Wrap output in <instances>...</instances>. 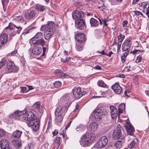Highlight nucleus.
I'll list each match as a JSON object with an SVG mask.
<instances>
[{
	"label": "nucleus",
	"mask_w": 149,
	"mask_h": 149,
	"mask_svg": "<svg viewBox=\"0 0 149 149\" xmlns=\"http://www.w3.org/2000/svg\"><path fill=\"white\" fill-rule=\"evenodd\" d=\"M146 15L148 17H149V8H147L146 9Z\"/></svg>",
	"instance_id": "63"
},
{
	"label": "nucleus",
	"mask_w": 149,
	"mask_h": 149,
	"mask_svg": "<svg viewBox=\"0 0 149 149\" xmlns=\"http://www.w3.org/2000/svg\"><path fill=\"white\" fill-rule=\"evenodd\" d=\"M46 8L45 6H44L41 4H37L35 7V9L37 11L43 12L45 11Z\"/></svg>",
	"instance_id": "27"
},
{
	"label": "nucleus",
	"mask_w": 149,
	"mask_h": 149,
	"mask_svg": "<svg viewBox=\"0 0 149 149\" xmlns=\"http://www.w3.org/2000/svg\"><path fill=\"white\" fill-rule=\"evenodd\" d=\"M71 96V95L70 94H66L64 95L61 99V101L65 104V106L62 107V108H67V110L71 103L70 98Z\"/></svg>",
	"instance_id": "5"
},
{
	"label": "nucleus",
	"mask_w": 149,
	"mask_h": 149,
	"mask_svg": "<svg viewBox=\"0 0 149 149\" xmlns=\"http://www.w3.org/2000/svg\"><path fill=\"white\" fill-rule=\"evenodd\" d=\"M75 26L80 30L84 28L85 24L84 21L82 19H77L75 21Z\"/></svg>",
	"instance_id": "17"
},
{
	"label": "nucleus",
	"mask_w": 149,
	"mask_h": 149,
	"mask_svg": "<svg viewBox=\"0 0 149 149\" xmlns=\"http://www.w3.org/2000/svg\"><path fill=\"white\" fill-rule=\"evenodd\" d=\"M14 19L16 21H17L18 22H22L24 21V20L23 19V17L22 16H17Z\"/></svg>",
	"instance_id": "39"
},
{
	"label": "nucleus",
	"mask_w": 149,
	"mask_h": 149,
	"mask_svg": "<svg viewBox=\"0 0 149 149\" xmlns=\"http://www.w3.org/2000/svg\"><path fill=\"white\" fill-rule=\"evenodd\" d=\"M132 45V43L130 40L129 39L125 40L122 45V50L123 51L130 52L129 49Z\"/></svg>",
	"instance_id": "13"
},
{
	"label": "nucleus",
	"mask_w": 149,
	"mask_h": 149,
	"mask_svg": "<svg viewBox=\"0 0 149 149\" xmlns=\"http://www.w3.org/2000/svg\"><path fill=\"white\" fill-rule=\"evenodd\" d=\"M21 134V131L18 130H17L13 132V135L15 137L18 138L20 136Z\"/></svg>",
	"instance_id": "34"
},
{
	"label": "nucleus",
	"mask_w": 149,
	"mask_h": 149,
	"mask_svg": "<svg viewBox=\"0 0 149 149\" xmlns=\"http://www.w3.org/2000/svg\"><path fill=\"white\" fill-rule=\"evenodd\" d=\"M34 147V145L33 143H29L28 144V149H33Z\"/></svg>",
	"instance_id": "51"
},
{
	"label": "nucleus",
	"mask_w": 149,
	"mask_h": 149,
	"mask_svg": "<svg viewBox=\"0 0 149 149\" xmlns=\"http://www.w3.org/2000/svg\"><path fill=\"white\" fill-rule=\"evenodd\" d=\"M22 29V28L21 26H17L15 25H14V30L15 31H16L17 33L19 34L21 31Z\"/></svg>",
	"instance_id": "37"
},
{
	"label": "nucleus",
	"mask_w": 149,
	"mask_h": 149,
	"mask_svg": "<svg viewBox=\"0 0 149 149\" xmlns=\"http://www.w3.org/2000/svg\"><path fill=\"white\" fill-rule=\"evenodd\" d=\"M79 105L78 104H77L76 105L75 108V109L74 110V112L76 111L79 108Z\"/></svg>",
	"instance_id": "62"
},
{
	"label": "nucleus",
	"mask_w": 149,
	"mask_h": 149,
	"mask_svg": "<svg viewBox=\"0 0 149 149\" xmlns=\"http://www.w3.org/2000/svg\"><path fill=\"white\" fill-rule=\"evenodd\" d=\"M34 37L36 38H41L43 37V34L42 33L38 32Z\"/></svg>",
	"instance_id": "40"
},
{
	"label": "nucleus",
	"mask_w": 149,
	"mask_h": 149,
	"mask_svg": "<svg viewBox=\"0 0 149 149\" xmlns=\"http://www.w3.org/2000/svg\"><path fill=\"white\" fill-rule=\"evenodd\" d=\"M95 135L92 133H86L83 134L81 137V141H80L81 144L87 146L91 143L95 139Z\"/></svg>",
	"instance_id": "2"
},
{
	"label": "nucleus",
	"mask_w": 149,
	"mask_h": 149,
	"mask_svg": "<svg viewBox=\"0 0 149 149\" xmlns=\"http://www.w3.org/2000/svg\"><path fill=\"white\" fill-rule=\"evenodd\" d=\"M125 126L127 133L130 135H134V127L130 122H127Z\"/></svg>",
	"instance_id": "15"
},
{
	"label": "nucleus",
	"mask_w": 149,
	"mask_h": 149,
	"mask_svg": "<svg viewBox=\"0 0 149 149\" xmlns=\"http://www.w3.org/2000/svg\"><path fill=\"white\" fill-rule=\"evenodd\" d=\"M42 50L40 47L35 46L32 49V53L34 55H38L41 53Z\"/></svg>",
	"instance_id": "22"
},
{
	"label": "nucleus",
	"mask_w": 149,
	"mask_h": 149,
	"mask_svg": "<svg viewBox=\"0 0 149 149\" xmlns=\"http://www.w3.org/2000/svg\"><path fill=\"white\" fill-rule=\"evenodd\" d=\"M36 46L38 45H41L42 46L45 45V42L44 40L42 39H40L36 40Z\"/></svg>",
	"instance_id": "29"
},
{
	"label": "nucleus",
	"mask_w": 149,
	"mask_h": 149,
	"mask_svg": "<svg viewBox=\"0 0 149 149\" xmlns=\"http://www.w3.org/2000/svg\"><path fill=\"white\" fill-rule=\"evenodd\" d=\"M97 84L98 86L101 87L107 88H108L107 85L102 80H99L97 83Z\"/></svg>",
	"instance_id": "31"
},
{
	"label": "nucleus",
	"mask_w": 149,
	"mask_h": 149,
	"mask_svg": "<svg viewBox=\"0 0 149 149\" xmlns=\"http://www.w3.org/2000/svg\"><path fill=\"white\" fill-rule=\"evenodd\" d=\"M144 52V50H136L135 49L132 52H131L130 53L131 54H133L134 55L137 52Z\"/></svg>",
	"instance_id": "50"
},
{
	"label": "nucleus",
	"mask_w": 149,
	"mask_h": 149,
	"mask_svg": "<svg viewBox=\"0 0 149 149\" xmlns=\"http://www.w3.org/2000/svg\"><path fill=\"white\" fill-rule=\"evenodd\" d=\"M18 69V67L15 65L13 62L10 60L8 62L6 69L8 72H17Z\"/></svg>",
	"instance_id": "7"
},
{
	"label": "nucleus",
	"mask_w": 149,
	"mask_h": 149,
	"mask_svg": "<svg viewBox=\"0 0 149 149\" xmlns=\"http://www.w3.org/2000/svg\"><path fill=\"white\" fill-rule=\"evenodd\" d=\"M17 33L16 31H14L13 32H12L10 34V36L11 37H13L15 36L17 34Z\"/></svg>",
	"instance_id": "56"
},
{
	"label": "nucleus",
	"mask_w": 149,
	"mask_h": 149,
	"mask_svg": "<svg viewBox=\"0 0 149 149\" xmlns=\"http://www.w3.org/2000/svg\"><path fill=\"white\" fill-rule=\"evenodd\" d=\"M122 43L118 42L117 45V48L118 49H120V48Z\"/></svg>",
	"instance_id": "64"
},
{
	"label": "nucleus",
	"mask_w": 149,
	"mask_h": 149,
	"mask_svg": "<svg viewBox=\"0 0 149 149\" xmlns=\"http://www.w3.org/2000/svg\"><path fill=\"white\" fill-rule=\"evenodd\" d=\"M21 117L22 118V121H31L37 118L33 112L31 111H27V109L23 111V114Z\"/></svg>",
	"instance_id": "4"
},
{
	"label": "nucleus",
	"mask_w": 149,
	"mask_h": 149,
	"mask_svg": "<svg viewBox=\"0 0 149 149\" xmlns=\"http://www.w3.org/2000/svg\"><path fill=\"white\" fill-rule=\"evenodd\" d=\"M108 143L107 138L105 136H103L99 140L97 146L99 148H102L106 146Z\"/></svg>",
	"instance_id": "11"
},
{
	"label": "nucleus",
	"mask_w": 149,
	"mask_h": 149,
	"mask_svg": "<svg viewBox=\"0 0 149 149\" xmlns=\"http://www.w3.org/2000/svg\"><path fill=\"white\" fill-rule=\"evenodd\" d=\"M56 74L57 75H59L60 76L65 77L66 74L65 73H63L61 70H58L56 71Z\"/></svg>",
	"instance_id": "38"
},
{
	"label": "nucleus",
	"mask_w": 149,
	"mask_h": 149,
	"mask_svg": "<svg viewBox=\"0 0 149 149\" xmlns=\"http://www.w3.org/2000/svg\"><path fill=\"white\" fill-rule=\"evenodd\" d=\"M14 24L12 23H10L9 24L8 26L7 27H6L5 29H9L10 30H12L13 29H14Z\"/></svg>",
	"instance_id": "44"
},
{
	"label": "nucleus",
	"mask_w": 149,
	"mask_h": 149,
	"mask_svg": "<svg viewBox=\"0 0 149 149\" xmlns=\"http://www.w3.org/2000/svg\"><path fill=\"white\" fill-rule=\"evenodd\" d=\"M128 54V51L124 53L123 55L121 56V59L123 63H124L125 62L126 57Z\"/></svg>",
	"instance_id": "36"
},
{
	"label": "nucleus",
	"mask_w": 149,
	"mask_h": 149,
	"mask_svg": "<svg viewBox=\"0 0 149 149\" xmlns=\"http://www.w3.org/2000/svg\"><path fill=\"white\" fill-rule=\"evenodd\" d=\"M84 16V13L81 11L76 10L73 11L72 14V16L74 19H80Z\"/></svg>",
	"instance_id": "20"
},
{
	"label": "nucleus",
	"mask_w": 149,
	"mask_h": 149,
	"mask_svg": "<svg viewBox=\"0 0 149 149\" xmlns=\"http://www.w3.org/2000/svg\"><path fill=\"white\" fill-rule=\"evenodd\" d=\"M142 59V57L141 56L139 55L137 57L136 60V63H139L141 61Z\"/></svg>",
	"instance_id": "49"
},
{
	"label": "nucleus",
	"mask_w": 149,
	"mask_h": 149,
	"mask_svg": "<svg viewBox=\"0 0 149 149\" xmlns=\"http://www.w3.org/2000/svg\"><path fill=\"white\" fill-rule=\"evenodd\" d=\"M6 61L5 58L3 59L0 62V69H1L5 64Z\"/></svg>",
	"instance_id": "48"
},
{
	"label": "nucleus",
	"mask_w": 149,
	"mask_h": 149,
	"mask_svg": "<svg viewBox=\"0 0 149 149\" xmlns=\"http://www.w3.org/2000/svg\"><path fill=\"white\" fill-rule=\"evenodd\" d=\"M40 121L38 119L31 121H28L27 123L28 126L31 127L32 130L34 131H37L40 126Z\"/></svg>",
	"instance_id": "9"
},
{
	"label": "nucleus",
	"mask_w": 149,
	"mask_h": 149,
	"mask_svg": "<svg viewBox=\"0 0 149 149\" xmlns=\"http://www.w3.org/2000/svg\"><path fill=\"white\" fill-rule=\"evenodd\" d=\"M12 143L16 148H19L21 146V142L19 140H13L12 141Z\"/></svg>",
	"instance_id": "28"
},
{
	"label": "nucleus",
	"mask_w": 149,
	"mask_h": 149,
	"mask_svg": "<svg viewBox=\"0 0 149 149\" xmlns=\"http://www.w3.org/2000/svg\"><path fill=\"white\" fill-rule=\"evenodd\" d=\"M124 142L123 139H120L116 141L115 143V146L117 148H120L122 147Z\"/></svg>",
	"instance_id": "25"
},
{
	"label": "nucleus",
	"mask_w": 149,
	"mask_h": 149,
	"mask_svg": "<svg viewBox=\"0 0 149 149\" xmlns=\"http://www.w3.org/2000/svg\"><path fill=\"white\" fill-rule=\"evenodd\" d=\"M134 12L135 14L136 15L138 16L140 15H143L142 13L140 11H134Z\"/></svg>",
	"instance_id": "55"
},
{
	"label": "nucleus",
	"mask_w": 149,
	"mask_h": 149,
	"mask_svg": "<svg viewBox=\"0 0 149 149\" xmlns=\"http://www.w3.org/2000/svg\"><path fill=\"white\" fill-rule=\"evenodd\" d=\"M61 85V83L59 81H56L55 82L54 84V86L56 88H58L60 87Z\"/></svg>",
	"instance_id": "45"
},
{
	"label": "nucleus",
	"mask_w": 149,
	"mask_h": 149,
	"mask_svg": "<svg viewBox=\"0 0 149 149\" xmlns=\"http://www.w3.org/2000/svg\"><path fill=\"white\" fill-rule=\"evenodd\" d=\"M60 140V138L59 137H57L56 139L55 143H57V145H58V147L59 146V145L60 144L59 143Z\"/></svg>",
	"instance_id": "54"
},
{
	"label": "nucleus",
	"mask_w": 149,
	"mask_h": 149,
	"mask_svg": "<svg viewBox=\"0 0 149 149\" xmlns=\"http://www.w3.org/2000/svg\"><path fill=\"white\" fill-rule=\"evenodd\" d=\"M55 24L53 22L49 21L47 24L41 26L40 30L44 31L45 38L46 40L49 39L54 35L55 32L54 26Z\"/></svg>",
	"instance_id": "1"
},
{
	"label": "nucleus",
	"mask_w": 149,
	"mask_h": 149,
	"mask_svg": "<svg viewBox=\"0 0 149 149\" xmlns=\"http://www.w3.org/2000/svg\"><path fill=\"white\" fill-rule=\"evenodd\" d=\"M9 0H2V3L3 6V8H4L8 4Z\"/></svg>",
	"instance_id": "42"
},
{
	"label": "nucleus",
	"mask_w": 149,
	"mask_h": 149,
	"mask_svg": "<svg viewBox=\"0 0 149 149\" xmlns=\"http://www.w3.org/2000/svg\"><path fill=\"white\" fill-rule=\"evenodd\" d=\"M67 111V108H62V106H60L57 108L55 112V120L56 122H62L63 116Z\"/></svg>",
	"instance_id": "3"
},
{
	"label": "nucleus",
	"mask_w": 149,
	"mask_h": 149,
	"mask_svg": "<svg viewBox=\"0 0 149 149\" xmlns=\"http://www.w3.org/2000/svg\"><path fill=\"white\" fill-rule=\"evenodd\" d=\"M76 38L78 42L81 43L84 41V35L83 33H77Z\"/></svg>",
	"instance_id": "23"
},
{
	"label": "nucleus",
	"mask_w": 149,
	"mask_h": 149,
	"mask_svg": "<svg viewBox=\"0 0 149 149\" xmlns=\"http://www.w3.org/2000/svg\"><path fill=\"white\" fill-rule=\"evenodd\" d=\"M72 122V121H70V122L68 123L67 125L66 126L65 128L66 130H67V129L70 126Z\"/></svg>",
	"instance_id": "61"
},
{
	"label": "nucleus",
	"mask_w": 149,
	"mask_h": 149,
	"mask_svg": "<svg viewBox=\"0 0 149 149\" xmlns=\"http://www.w3.org/2000/svg\"><path fill=\"white\" fill-rule=\"evenodd\" d=\"M86 128V127H84L82 125H80L78 126L76 129L77 130V131H79V132H82Z\"/></svg>",
	"instance_id": "35"
},
{
	"label": "nucleus",
	"mask_w": 149,
	"mask_h": 149,
	"mask_svg": "<svg viewBox=\"0 0 149 149\" xmlns=\"http://www.w3.org/2000/svg\"><path fill=\"white\" fill-rule=\"evenodd\" d=\"M74 97L76 99H79L86 94L85 91H82L79 87H74L72 90Z\"/></svg>",
	"instance_id": "10"
},
{
	"label": "nucleus",
	"mask_w": 149,
	"mask_h": 149,
	"mask_svg": "<svg viewBox=\"0 0 149 149\" xmlns=\"http://www.w3.org/2000/svg\"><path fill=\"white\" fill-rule=\"evenodd\" d=\"M90 22L91 26L94 27H97L99 24L98 21L93 18H92L90 19Z\"/></svg>",
	"instance_id": "24"
},
{
	"label": "nucleus",
	"mask_w": 149,
	"mask_h": 149,
	"mask_svg": "<svg viewBox=\"0 0 149 149\" xmlns=\"http://www.w3.org/2000/svg\"><path fill=\"white\" fill-rule=\"evenodd\" d=\"M83 47L81 45H78L77 46V49L79 51L82 50Z\"/></svg>",
	"instance_id": "52"
},
{
	"label": "nucleus",
	"mask_w": 149,
	"mask_h": 149,
	"mask_svg": "<svg viewBox=\"0 0 149 149\" xmlns=\"http://www.w3.org/2000/svg\"><path fill=\"white\" fill-rule=\"evenodd\" d=\"M128 22L126 20L124 21L122 23L123 26V27H126L127 26Z\"/></svg>",
	"instance_id": "53"
},
{
	"label": "nucleus",
	"mask_w": 149,
	"mask_h": 149,
	"mask_svg": "<svg viewBox=\"0 0 149 149\" xmlns=\"http://www.w3.org/2000/svg\"><path fill=\"white\" fill-rule=\"evenodd\" d=\"M45 47H44V46H42V49H43V53L42 55V56L45 55V52H46V50L47 49H48V44L47 43V44L45 45Z\"/></svg>",
	"instance_id": "41"
},
{
	"label": "nucleus",
	"mask_w": 149,
	"mask_h": 149,
	"mask_svg": "<svg viewBox=\"0 0 149 149\" xmlns=\"http://www.w3.org/2000/svg\"><path fill=\"white\" fill-rule=\"evenodd\" d=\"M0 144L1 146V148L2 147H6L7 146H9V143L7 140L4 139H2L1 140Z\"/></svg>",
	"instance_id": "30"
},
{
	"label": "nucleus",
	"mask_w": 149,
	"mask_h": 149,
	"mask_svg": "<svg viewBox=\"0 0 149 149\" xmlns=\"http://www.w3.org/2000/svg\"><path fill=\"white\" fill-rule=\"evenodd\" d=\"M71 58L70 57H67L66 59L63 61V62L64 63L66 62L67 61H70Z\"/></svg>",
	"instance_id": "59"
},
{
	"label": "nucleus",
	"mask_w": 149,
	"mask_h": 149,
	"mask_svg": "<svg viewBox=\"0 0 149 149\" xmlns=\"http://www.w3.org/2000/svg\"><path fill=\"white\" fill-rule=\"evenodd\" d=\"M6 134V131L3 129L0 128V138L4 136Z\"/></svg>",
	"instance_id": "47"
},
{
	"label": "nucleus",
	"mask_w": 149,
	"mask_h": 149,
	"mask_svg": "<svg viewBox=\"0 0 149 149\" xmlns=\"http://www.w3.org/2000/svg\"><path fill=\"white\" fill-rule=\"evenodd\" d=\"M112 89L117 94H120L122 91V88L118 83H116L112 86Z\"/></svg>",
	"instance_id": "21"
},
{
	"label": "nucleus",
	"mask_w": 149,
	"mask_h": 149,
	"mask_svg": "<svg viewBox=\"0 0 149 149\" xmlns=\"http://www.w3.org/2000/svg\"><path fill=\"white\" fill-rule=\"evenodd\" d=\"M29 91V88H28L27 86H26L23 87L21 88V92L22 93H26Z\"/></svg>",
	"instance_id": "43"
},
{
	"label": "nucleus",
	"mask_w": 149,
	"mask_h": 149,
	"mask_svg": "<svg viewBox=\"0 0 149 149\" xmlns=\"http://www.w3.org/2000/svg\"><path fill=\"white\" fill-rule=\"evenodd\" d=\"M40 103L39 102H37L34 103L32 106V109L34 111H38L40 113H42L43 112V108L42 107H40Z\"/></svg>",
	"instance_id": "19"
},
{
	"label": "nucleus",
	"mask_w": 149,
	"mask_h": 149,
	"mask_svg": "<svg viewBox=\"0 0 149 149\" xmlns=\"http://www.w3.org/2000/svg\"><path fill=\"white\" fill-rule=\"evenodd\" d=\"M23 114V111H19L18 110L15 111L14 113L10 115L9 116L15 119H19L22 121L21 116Z\"/></svg>",
	"instance_id": "14"
},
{
	"label": "nucleus",
	"mask_w": 149,
	"mask_h": 149,
	"mask_svg": "<svg viewBox=\"0 0 149 149\" xmlns=\"http://www.w3.org/2000/svg\"><path fill=\"white\" fill-rule=\"evenodd\" d=\"M94 68L95 70H101L102 69V67L99 65H97L94 67Z\"/></svg>",
	"instance_id": "57"
},
{
	"label": "nucleus",
	"mask_w": 149,
	"mask_h": 149,
	"mask_svg": "<svg viewBox=\"0 0 149 149\" xmlns=\"http://www.w3.org/2000/svg\"><path fill=\"white\" fill-rule=\"evenodd\" d=\"M125 105L124 104H121L119 106L118 111L119 114L122 113L125 109Z\"/></svg>",
	"instance_id": "32"
},
{
	"label": "nucleus",
	"mask_w": 149,
	"mask_h": 149,
	"mask_svg": "<svg viewBox=\"0 0 149 149\" xmlns=\"http://www.w3.org/2000/svg\"><path fill=\"white\" fill-rule=\"evenodd\" d=\"M35 38H34V37L31 38L29 40V42L31 46L32 45H33L35 46H36V40H35Z\"/></svg>",
	"instance_id": "46"
},
{
	"label": "nucleus",
	"mask_w": 149,
	"mask_h": 149,
	"mask_svg": "<svg viewBox=\"0 0 149 149\" xmlns=\"http://www.w3.org/2000/svg\"><path fill=\"white\" fill-rule=\"evenodd\" d=\"M120 125H118L117 127L115 129L113 132L112 135V138L114 139H123V137L122 136V133Z\"/></svg>",
	"instance_id": "8"
},
{
	"label": "nucleus",
	"mask_w": 149,
	"mask_h": 149,
	"mask_svg": "<svg viewBox=\"0 0 149 149\" xmlns=\"http://www.w3.org/2000/svg\"><path fill=\"white\" fill-rule=\"evenodd\" d=\"M98 127V124L96 123H92L89 126V128L91 129L92 132H94L96 130Z\"/></svg>",
	"instance_id": "26"
},
{
	"label": "nucleus",
	"mask_w": 149,
	"mask_h": 149,
	"mask_svg": "<svg viewBox=\"0 0 149 149\" xmlns=\"http://www.w3.org/2000/svg\"><path fill=\"white\" fill-rule=\"evenodd\" d=\"M58 133V130H55L52 132V134L54 136L56 135Z\"/></svg>",
	"instance_id": "58"
},
{
	"label": "nucleus",
	"mask_w": 149,
	"mask_h": 149,
	"mask_svg": "<svg viewBox=\"0 0 149 149\" xmlns=\"http://www.w3.org/2000/svg\"><path fill=\"white\" fill-rule=\"evenodd\" d=\"M116 77L120 78H125V76L123 74H119L116 76Z\"/></svg>",
	"instance_id": "60"
},
{
	"label": "nucleus",
	"mask_w": 149,
	"mask_h": 149,
	"mask_svg": "<svg viewBox=\"0 0 149 149\" xmlns=\"http://www.w3.org/2000/svg\"><path fill=\"white\" fill-rule=\"evenodd\" d=\"M8 39V35L6 33H3L0 36V48L3 46L7 42Z\"/></svg>",
	"instance_id": "18"
},
{
	"label": "nucleus",
	"mask_w": 149,
	"mask_h": 149,
	"mask_svg": "<svg viewBox=\"0 0 149 149\" xmlns=\"http://www.w3.org/2000/svg\"><path fill=\"white\" fill-rule=\"evenodd\" d=\"M138 142V140L136 139H134L128 145V147L130 148H132L135 146L136 143Z\"/></svg>",
	"instance_id": "33"
},
{
	"label": "nucleus",
	"mask_w": 149,
	"mask_h": 149,
	"mask_svg": "<svg viewBox=\"0 0 149 149\" xmlns=\"http://www.w3.org/2000/svg\"><path fill=\"white\" fill-rule=\"evenodd\" d=\"M110 113L111 118L113 119H116L117 116L119 117V114L118 112L117 109L114 106H111L110 107Z\"/></svg>",
	"instance_id": "16"
},
{
	"label": "nucleus",
	"mask_w": 149,
	"mask_h": 149,
	"mask_svg": "<svg viewBox=\"0 0 149 149\" xmlns=\"http://www.w3.org/2000/svg\"><path fill=\"white\" fill-rule=\"evenodd\" d=\"M103 115L102 111L100 109H97L92 112L91 117L94 121H98L102 119Z\"/></svg>",
	"instance_id": "6"
},
{
	"label": "nucleus",
	"mask_w": 149,
	"mask_h": 149,
	"mask_svg": "<svg viewBox=\"0 0 149 149\" xmlns=\"http://www.w3.org/2000/svg\"><path fill=\"white\" fill-rule=\"evenodd\" d=\"M36 12L33 10H30L26 12L24 16L29 21L35 19L36 15Z\"/></svg>",
	"instance_id": "12"
}]
</instances>
